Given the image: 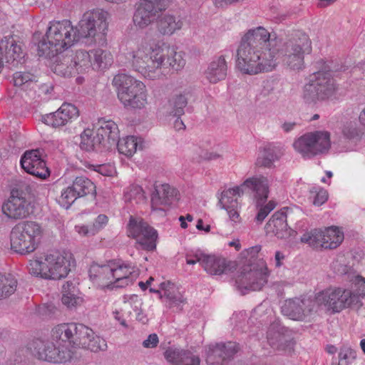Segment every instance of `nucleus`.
<instances>
[{"instance_id": "1", "label": "nucleus", "mask_w": 365, "mask_h": 365, "mask_svg": "<svg viewBox=\"0 0 365 365\" xmlns=\"http://www.w3.org/2000/svg\"><path fill=\"white\" fill-rule=\"evenodd\" d=\"M281 39L263 26L250 29L237 51L236 66L242 73L255 75L273 71L280 56Z\"/></svg>"}, {"instance_id": "2", "label": "nucleus", "mask_w": 365, "mask_h": 365, "mask_svg": "<svg viewBox=\"0 0 365 365\" xmlns=\"http://www.w3.org/2000/svg\"><path fill=\"white\" fill-rule=\"evenodd\" d=\"M126 58L134 71L150 79L160 78L163 67L178 71L186 63L183 52L163 41H143L126 53Z\"/></svg>"}, {"instance_id": "3", "label": "nucleus", "mask_w": 365, "mask_h": 365, "mask_svg": "<svg viewBox=\"0 0 365 365\" xmlns=\"http://www.w3.org/2000/svg\"><path fill=\"white\" fill-rule=\"evenodd\" d=\"M81 38L78 25L74 27L70 21H51L45 38L38 44V55L51 58L70 48Z\"/></svg>"}, {"instance_id": "4", "label": "nucleus", "mask_w": 365, "mask_h": 365, "mask_svg": "<svg viewBox=\"0 0 365 365\" xmlns=\"http://www.w3.org/2000/svg\"><path fill=\"white\" fill-rule=\"evenodd\" d=\"M73 262L70 252L53 251L30 260L29 270L32 275L58 280L68 276Z\"/></svg>"}, {"instance_id": "5", "label": "nucleus", "mask_w": 365, "mask_h": 365, "mask_svg": "<svg viewBox=\"0 0 365 365\" xmlns=\"http://www.w3.org/2000/svg\"><path fill=\"white\" fill-rule=\"evenodd\" d=\"M113 83L117 89L118 98L128 110H141L148 103L145 85L125 73L115 76Z\"/></svg>"}, {"instance_id": "6", "label": "nucleus", "mask_w": 365, "mask_h": 365, "mask_svg": "<svg viewBox=\"0 0 365 365\" xmlns=\"http://www.w3.org/2000/svg\"><path fill=\"white\" fill-rule=\"evenodd\" d=\"M336 76V71L331 69L314 73L303 87L304 101L307 103H316L332 96L338 89L334 79Z\"/></svg>"}, {"instance_id": "7", "label": "nucleus", "mask_w": 365, "mask_h": 365, "mask_svg": "<svg viewBox=\"0 0 365 365\" xmlns=\"http://www.w3.org/2000/svg\"><path fill=\"white\" fill-rule=\"evenodd\" d=\"M42 235L43 228L36 222H19L11 232V249L20 255H29L36 250Z\"/></svg>"}, {"instance_id": "8", "label": "nucleus", "mask_w": 365, "mask_h": 365, "mask_svg": "<svg viewBox=\"0 0 365 365\" xmlns=\"http://www.w3.org/2000/svg\"><path fill=\"white\" fill-rule=\"evenodd\" d=\"M312 41L303 31H294L284 43L282 49V62L294 71L304 67V56L312 52Z\"/></svg>"}, {"instance_id": "9", "label": "nucleus", "mask_w": 365, "mask_h": 365, "mask_svg": "<svg viewBox=\"0 0 365 365\" xmlns=\"http://www.w3.org/2000/svg\"><path fill=\"white\" fill-rule=\"evenodd\" d=\"M293 147L305 158L324 154L331 147L330 133L321 130L305 133L295 140Z\"/></svg>"}, {"instance_id": "10", "label": "nucleus", "mask_w": 365, "mask_h": 365, "mask_svg": "<svg viewBox=\"0 0 365 365\" xmlns=\"http://www.w3.org/2000/svg\"><path fill=\"white\" fill-rule=\"evenodd\" d=\"M269 275L266 262L260 260L257 265L243 269L236 278L237 288L242 294H245L249 291L260 290L267 284Z\"/></svg>"}, {"instance_id": "11", "label": "nucleus", "mask_w": 365, "mask_h": 365, "mask_svg": "<svg viewBox=\"0 0 365 365\" xmlns=\"http://www.w3.org/2000/svg\"><path fill=\"white\" fill-rule=\"evenodd\" d=\"M108 13L100 9L86 12L78 24L81 37L103 39L108 29Z\"/></svg>"}, {"instance_id": "12", "label": "nucleus", "mask_w": 365, "mask_h": 365, "mask_svg": "<svg viewBox=\"0 0 365 365\" xmlns=\"http://www.w3.org/2000/svg\"><path fill=\"white\" fill-rule=\"evenodd\" d=\"M31 353L37 359L53 363H65L72 357L69 349H61L52 339L38 338L29 344Z\"/></svg>"}, {"instance_id": "13", "label": "nucleus", "mask_w": 365, "mask_h": 365, "mask_svg": "<svg viewBox=\"0 0 365 365\" xmlns=\"http://www.w3.org/2000/svg\"><path fill=\"white\" fill-rule=\"evenodd\" d=\"M31 353L37 359L53 363H65L72 357L69 349H61L52 339L38 338L29 344Z\"/></svg>"}, {"instance_id": "14", "label": "nucleus", "mask_w": 365, "mask_h": 365, "mask_svg": "<svg viewBox=\"0 0 365 365\" xmlns=\"http://www.w3.org/2000/svg\"><path fill=\"white\" fill-rule=\"evenodd\" d=\"M168 0H140L133 16L134 26L144 29L159 17V14L166 10Z\"/></svg>"}, {"instance_id": "15", "label": "nucleus", "mask_w": 365, "mask_h": 365, "mask_svg": "<svg viewBox=\"0 0 365 365\" xmlns=\"http://www.w3.org/2000/svg\"><path fill=\"white\" fill-rule=\"evenodd\" d=\"M128 236L136 240L138 248L151 251L156 248L158 232L146 222L136 220L132 217L128 224Z\"/></svg>"}, {"instance_id": "16", "label": "nucleus", "mask_w": 365, "mask_h": 365, "mask_svg": "<svg viewBox=\"0 0 365 365\" xmlns=\"http://www.w3.org/2000/svg\"><path fill=\"white\" fill-rule=\"evenodd\" d=\"M82 324L63 323L58 324L51 331V339L56 343L59 349H69L77 346L80 327Z\"/></svg>"}, {"instance_id": "17", "label": "nucleus", "mask_w": 365, "mask_h": 365, "mask_svg": "<svg viewBox=\"0 0 365 365\" xmlns=\"http://www.w3.org/2000/svg\"><path fill=\"white\" fill-rule=\"evenodd\" d=\"M20 165L27 173L40 179H46L50 175L39 150H29L24 152L21 157Z\"/></svg>"}, {"instance_id": "18", "label": "nucleus", "mask_w": 365, "mask_h": 365, "mask_svg": "<svg viewBox=\"0 0 365 365\" xmlns=\"http://www.w3.org/2000/svg\"><path fill=\"white\" fill-rule=\"evenodd\" d=\"M238 350V345L232 341L210 344L207 350L206 362L207 365H225Z\"/></svg>"}, {"instance_id": "19", "label": "nucleus", "mask_w": 365, "mask_h": 365, "mask_svg": "<svg viewBox=\"0 0 365 365\" xmlns=\"http://www.w3.org/2000/svg\"><path fill=\"white\" fill-rule=\"evenodd\" d=\"M79 111L77 107L71 103H64L55 112L43 115V122L52 127L61 128L77 119Z\"/></svg>"}, {"instance_id": "20", "label": "nucleus", "mask_w": 365, "mask_h": 365, "mask_svg": "<svg viewBox=\"0 0 365 365\" xmlns=\"http://www.w3.org/2000/svg\"><path fill=\"white\" fill-rule=\"evenodd\" d=\"M314 304L310 299H289L283 302L281 312L289 319L302 320L313 310Z\"/></svg>"}, {"instance_id": "21", "label": "nucleus", "mask_w": 365, "mask_h": 365, "mask_svg": "<svg viewBox=\"0 0 365 365\" xmlns=\"http://www.w3.org/2000/svg\"><path fill=\"white\" fill-rule=\"evenodd\" d=\"M0 53L6 62L16 66L24 58L22 43L14 36H7L0 41Z\"/></svg>"}, {"instance_id": "22", "label": "nucleus", "mask_w": 365, "mask_h": 365, "mask_svg": "<svg viewBox=\"0 0 365 365\" xmlns=\"http://www.w3.org/2000/svg\"><path fill=\"white\" fill-rule=\"evenodd\" d=\"M113 260L108 261L106 264H100L93 263L89 269V277L93 284L99 287L113 288L114 277H113Z\"/></svg>"}, {"instance_id": "23", "label": "nucleus", "mask_w": 365, "mask_h": 365, "mask_svg": "<svg viewBox=\"0 0 365 365\" xmlns=\"http://www.w3.org/2000/svg\"><path fill=\"white\" fill-rule=\"evenodd\" d=\"M18 191L12 190L11 196L2 205L3 213L11 219L18 220L29 214V203L25 197L18 196Z\"/></svg>"}, {"instance_id": "24", "label": "nucleus", "mask_w": 365, "mask_h": 365, "mask_svg": "<svg viewBox=\"0 0 365 365\" xmlns=\"http://www.w3.org/2000/svg\"><path fill=\"white\" fill-rule=\"evenodd\" d=\"M178 191L168 184H155L151 195L153 210H160V205H170L178 200Z\"/></svg>"}, {"instance_id": "25", "label": "nucleus", "mask_w": 365, "mask_h": 365, "mask_svg": "<svg viewBox=\"0 0 365 365\" xmlns=\"http://www.w3.org/2000/svg\"><path fill=\"white\" fill-rule=\"evenodd\" d=\"M114 287H124L132 284L138 277V267L131 263L116 262L113 260Z\"/></svg>"}, {"instance_id": "26", "label": "nucleus", "mask_w": 365, "mask_h": 365, "mask_svg": "<svg viewBox=\"0 0 365 365\" xmlns=\"http://www.w3.org/2000/svg\"><path fill=\"white\" fill-rule=\"evenodd\" d=\"M80 328L78 346H81L95 353L107 350L108 345L104 339L96 335L91 329L85 325Z\"/></svg>"}, {"instance_id": "27", "label": "nucleus", "mask_w": 365, "mask_h": 365, "mask_svg": "<svg viewBox=\"0 0 365 365\" xmlns=\"http://www.w3.org/2000/svg\"><path fill=\"white\" fill-rule=\"evenodd\" d=\"M244 192L247 189L252 191L257 199V205L264 203L268 198L269 184L268 179L263 175H255L246 179L242 184Z\"/></svg>"}, {"instance_id": "28", "label": "nucleus", "mask_w": 365, "mask_h": 365, "mask_svg": "<svg viewBox=\"0 0 365 365\" xmlns=\"http://www.w3.org/2000/svg\"><path fill=\"white\" fill-rule=\"evenodd\" d=\"M99 123L96 131L98 143L101 144L103 148L108 150L115 145L119 138L118 125L112 120H102Z\"/></svg>"}, {"instance_id": "29", "label": "nucleus", "mask_w": 365, "mask_h": 365, "mask_svg": "<svg viewBox=\"0 0 365 365\" xmlns=\"http://www.w3.org/2000/svg\"><path fill=\"white\" fill-rule=\"evenodd\" d=\"M160 299L170 307H177L182 309V306L185 303V299L183 297L178 288L169 281L163 282L160 284Z\"/></svg>"}, {"instance_id": "30", "label": "nucleus", "mask_w": 365, "mask_h": 365, "mask_svg": "<svg viewBox=\"0 0 365 365\" xmlns=\"http://www.w3.org/2000/svg\"><path fill=\"white\" fill-rule=\"evenodd\" d=\"M227 68V62L225 55L215 56L205 71L206 78L211 83H217L226 78Z\"/></svg>"}, {"instance_id": "31", "label": "nucleus", "mask_w": 365, "mask_h": 365, "mask_svg": "<svg viewBox=\"0 0 365 365\" xmlns=\"http://www.w3.org/2000/svg\"><path fill=\"white\" fill-rule=\"evenodd\" d=\"M183 26V21L180 16L170 14H159L156 20L158 31L164 36H171L180 30Z\"/></svg>"}, {"instance_id": "32", "label": "nucleus", "mask_w": 365, "mask_h": 365, "mask_svg": "<svg viewBox=\"0 0 365 365\" xmlns=\"http://www.w3.org/2000/svg\"><path fill=\"white\" fill-rule=\"evenodd\" d=\"M165 358L173 365H200V358L188 351L168 349L165 351Z\"/></svg>"}, {"instance_id": "33", "label": "nucleus", "mask_w": 365, "mask_h": 365, "mask_svg": "<svg viewBox=\"0 0 365 365\" xmlns=\"http://www.w3.org/2000/svg\"><path fill=\"white\" fill-rule=\"evenodd\" d=\"M277 326L272 324L267 331V341L274 349L284 351L285 354H291L294 350V341L288 340L281 334Z\"/></svg>"}, {"instance_id": "34", "label": "nucleus", "mask_w": 365, "mask_h": 365, "mask_svg": "<svg viewBox=\"0 0 365 365\" xmlns=\"http://www.w3.org/2000/svg\"><path fill=\"white\" fill-rule=\"evenodd\" d=\"M198 260L200 265L210 274L220 275L225 272L227 269V263L225 258L215 255L201 256Z\"/></svg>"}, {"instance_id": "35", "label": "nucleus", "mask_w": 365, "mask_h": 365, "mask_svg": "<svg viewBox=\"0 0 365 365\" xmlns=\"http://www.w3.org/2000/svg\"><path fill=\"white\" fill-rule=\"evenodd\" d=\"M267 225L278 238H285L290 235L285 209L274 212Z\"/></svg>"}, {"instance_id": "36", "label": "nucleus", "mask_w": 365, "mask_h": 365, "mask_svg": "<svg viewBox=\"0 0 365 365\" xmlns=\"http://www.w3.org/2000/svg\"><path fill=\"white\" fill-rule=\"evenodd\" d=\"M333 289L337 299L336 304L338 305L340 312L346 307L361 306V300H359V296L354 292L342 288Z\"/></svg>"}, {"instance_id": "37", "label": "nucleus", "mask_w": 365, "mask_h": 365, "mask_svg": "<svg viewBox=\"0 0 365 365\" xmlns=\"http://www.w3.org/2000/svg\"><path fill=\"white\" fill-rule=\"evenodd\" d=\"M244 191L241 185L235 186L232 188L225 190L222 192L219 198V205L221 209L229 208L232 207H239L238 198L244 195Z\"/></svg>"}, {"instance_id": "38", "label": "nucleus", "mask_w": 365, "mask_h": 365, "mask_svg": "<svg viewBox=\"0 0 365 365\" xmlns=\"http://www.w3.org/2000/svg\"><path fill=\"white\" fill-rule=\"evenodd\" d=\"M92 56L91 50H78L75 53L71 59L76 73H86L93 69Z\"/></svg>"}, {"instance_id": "39", "label": "nucleus", "mask_w": 365, "mask_h": 365, "mask_svg": "<svg viewBox=\"0 0 365 365\" xmlns=\"http://www.w3.org/2000/svg\"><path fill=\"white\" fill-rule=\"evenodd\" d=\"M315 302L320 307H322L327 311L333 313L339 312L337 299L333 289H327L319 293L315 297Z\"/></svg>"}, {"instance_id": "40", "label": "nucleus", "mask_w": 365, "mask_h": 365, "mask_svg": "<svg viewBox=\"0 0 365 365\" xmlns=\"http://www.w3.org/2000/svg\"><path fill=\"white\" fill-rule=\"evenodd\" d=\"M140 143V138L131 135L121 139L118 138L115 145L120 154L130 157L136 152L138 148H141Z\"/></svg>"}, {"instance_id": "41", "label": "nucleus", "mask_w": 365, "mask_h": 365, "mask_svg": "<svg viewBox=\"0 0 365 365\" xmlns=\"http://www.w3.org/2000/svg\"><path fill=\"white\" fill-rule=\"evenodd\" d=\"M74 192L79 197L88 195L95 196L96 190L95 184L88 178L84 176L76 177L71 184Z\"/></svg>"}, {"instance_id": "42", "label": "nucleus", "mask_w": 365, "mask_h": 365, "mask_svg": "<svg viewBox=\"0 0 365 365\" xmlns=\"http://www.w3.org/2000/svg\"><path fill=\"white\" fill-rule=\"evenodd\" d=\"M187 98L185 94H175L168 101L167 106V113L170 115L180 117L184 114V108L187 106Z\"/></svg>"}, {"instance_id": "43", "label": "nucleus", "mask_w": 365, "mask_h": 365, "mask_svg": "<svg viewBox=\"0 0 365 365\" xmlns=\"http://www.w3.org/2000/svg\"><path fill=\"white\" fill-rule=\"evenodd\" d=\"M61 301L68 308L75 307L81 302V298L76 295V289L72 282H66L63 285Z\"/></svg>"}, {"instance_id": "44", "label": "nucleus", "mask_w": 365, "mask_h": 365, "mask_svg": "<svg viewBox=\"0 0 365 365\" xmlns=\"http://www.w3.org/2000/svg\"><path fill=\"white\" fill-rule=\"evenodd\" d=\"M17 280L10 274L0 273V301L9 298L16 290Z\"/></svg>"}, {"instance_id": "45", "label": "nucleus", "mask_w": 365, "mask_h": 365, "mask_svg": "<svg viewBox=\"0 0 365 365\" xmlns=\"http://www.w3.org/2000/svg\"><path fill=\"white\" fill-rule=\"evenodd\" d=\"M93 59V69L106 68L113 63V56L110 52L101 48L91 50Z\"/></svg>"}, {"instance_id": "46", "label": "nucleus", "mask_w": 365, "mask_h": 365, "mask_svg": "<svg viewBox=\"0 0 365 365\" xmlns=\"http://www.w3.org/2000/svg\"><path fill=\"white\" fill-rule=\"evenodd\" d=\"M325 249H335L344 240V233L338 227H331L323 231Z\"/></svg>"}, {"instance_id": "47", "label": "nucleus", "mask_w": 365, "mask_h": 365, "mask_svg": "<svg viewBox=\"0 0 365 365\" xmlns=\"http://www.w3.org/2000/svg\"><path fill=\"white\" fill-rule=\"evenodd\" d=\"M341 130L344 138L352 140H359L364 133L363 129L358 126L355 120H345Z\"/></svg>"}, {"instance_id": "48", "label": "nucleus", "mask_w": 365, "mask_h": 365, "mask_svg": "<svg viewBox=\"0 0 365 365\" xmlns=\"http://www.w3.org/2000/svg\"><path fill=\"white\" fill-rule=\"evenodd\" d=\"M52 70L57 75L63 77H71L76 74L72 59L70 57H64L59 61L56 59L52 66Z\"/></svg>"}, {"instance_id": "49", "label": "nucleus", "mask_w": 365, "mask_h": 365, "mask_svg": "<svg viewBox=\"0 0 365 365\" xmlns=\"http://www.w3.org/2000/svg\"><path fill=\"white\" fill-rule=\"evenodd\" d=\"M301 241L304 243L308 244L310 247H312L314 249H325V241L323 231L315 229L304 233L301 237Z\"/></svg>"}, {"instance_id": "50", "label": "nucleus", "mask_w": 365, "mask_h": 365, "mask_svg": "<svg viewBox=\"0 0 365 365\" xmlns=\"http://www.w3.org/2000/svg\"><path fill=\"white\" fill-rule=\"evenodd\" d=\"M13 81L15 86L24 90L33 88L36 86V76L29 72L17 71L14 73Z\"/></svg>"}, {"instance_id": "51", "label": "nucleus", "mask_w": 365, "mask_h": 365, "mask_svg": "<svg viewBox=\"0 0 365 365\" xmlns=\"http://www.w3.org/2000/svg\"><path fill=\"white\" fill-rule=\"evenodd\" d=\"M81 148L86 151L100 150L101 144L98 143L97 135L93 137L92 130L86 129L81 135Z\"/></svg>"}, {"instance_id": "52", "label": "nucleus", "mask_w": 365, "mask_h": 365, "mask_svg": "<svg viewBox=\"0 0 365 365\" xmlns=\"http://www.w3.org/2000/svg\"><path fill=\"white\" fill-rule=\"evenodd\" d=\"M276 160L277 155L272 150L269 148L264 149L257 158L256 165L258 167L269 168Z\"/></svg>"}, {"instance_id": "53", "label": "nucleus", "mask_w": 365, "mask_h": 365, "mask_svg": "<svg viewBox=\"0 0 365 365\" xmlns=\"http://www.w3.org/2000/svg\"><path fill=\"white\" fill-rule=\"evenodd\" d=\"M78 198H79L78 194L74 192V189L71 185L62 190L59 202L63 207L68 209Z\"/></svg>"}, {"instance_id": "54", "label": "nucleus", "mask_w": 365, "mask_h": 365, "mask_svg": "<svg viewBox=\"0 0 365 365\" xmlns=\"http://www.w3.org/2000/svg\"><path fill=\"white\" fill-rule=\"evenodd\" d=\"M356 351L349 347H343L339 353L338 362H333L332 365H349L356 359Z\"/></svg>"}, {"instance_id": "55", "label": "nucleus", "mask_w": 365, "mask_h": 365, "mask_svg": "<svg viewBox=\"0 0 365 365\" xmlns=\"http://www.w3.org/2000/svg\"><path fill=\"white\" fill-rule=\"evenodd\" d=\"M123 302L125 304L133 309L134 312L140 311L143 305V300L136 294L125 295Z\"/></svg>"}, {"instance_id": "56", "label": "nucleus", "mask_w": 365, "mask_h": 365, "mask_svg": "<svg viewBox=\"0 0 365 365\" xmlns=\"http://www.w3.org/2000/svg\"><path fill=\"white\" fill-rule=\"evenodd\" d=\"M310 192L312 193H315V196L313 200L314 205L320 206L328 200V193L327 190L324 189L313 187Z\"/></svg>"}, {"instance_id": "57", "label": "nucleus", "mask_w": 365, "mask_h": 365, "mask_svg": "<svg viewBox=\"0 0 365 365\" xmlns=\"http://www.w3.org/2000/svg\"><path fill=\"white\" fill-rule=\"evenodd\" d=\"M353 284L356 288V295L359 296V299L365 298V278L360 275H356L352 279Z\"/></svg>"}, {"instance_id": "58", "label": "nucleus", "mask_w": 365, "mask_h": 365, "mask_svg": "<svg viewBox=\"0 0 365 365\" xmlns=\"http://www.w3.org/2000/svg\"><path fill=\"white\" fill-rule=\"evenodd\" d=\"M240 208V205L239 207H237L231 206V207L229 208H222L223 210L227 211L229 220L233 225L241 222Z\"/></svg>"}, {"instance_id": "59", "label": "nucleus", "mask_w": 365, "mask_h": 365, "mask_svg": "<svg viewBox=\"0 0 365 365\" xmlns=\"http://www.w3.org/2000/svg\"><path fill=\"white\" fill-rule=\"evenodd\" d=\"M274 208V205L271 202L266 205L260 206L258 209L255 220L259 222H262Z\"/></svg>"}, {"instance_id": "60", "label": "nucleus", "mask_w": 365, "mask_h": 365, "mask_svg": "<svg viewBox=\"0 0 365 365\" xmlns=\"http://www.w3.org/2000/svg\"><path fill=\"white\" fill-rule=\"evenodd\" d=\"M108 218L105 215H99L92 225V228L95 230V234L103 229L108 223Z\"/></svg>"}, {"instance_id": "61", "label": "nucleus", "mask_w": 365, "mask_h": 365, "mask_svg": "<svg viewBox=\"0 0 365 365\" xmlns=\"http://www.w3.org/2000/svg\"><path fill=\"white\" fill-rule=\"evenodd\" d=\"M158 343L159 339L158 335L156 334H150L147 339L143 341L142 345L146 349H153L158 346Z\"/></svg>"}, {"instance_id": "62", "label": "nucleus", "mask_w": 365, "mask_h": 365, "mask_svg": "<svg viewBox=\"0 0 365 365\" xmlns=\"http://www.w3.org/2000/svg\"><path fill=\"white\" fill-rule=\"evenodd\" d=\"M95 170L104 176H110L114 173V168L110 165H98L94 166Z\"/></svg>"}, {"instance_id": "63", "label": "nucleus", "mask_w": 365, "mask_h": 365, "mask_svg": "<svg viewBox=\"0 0 365 365\" xmlns=\"http://www.w3.org/2000/svg\"><path fill=\"white\" fill-rule=\"evenodd\" d=\"M193 153L192 159L197 161L204 160V155H207L208 150L202 148L200 146L195 145L192 149Z\"/></svg>"}, {"instance_id": "64", "label": "nucleus", "mask_w": 365, "mask_h": 365, "mask_svg": "<svg viewBox=\"0 0 365 365\" xmlns=\"http://www.w3.org/2000/svg\"><path fill=\"white\" fill-rule=\"evenodd\" d=\"M75 230L81 236L96 235L95 230H93L92 227L88 228L86 225H76Z\"/></svg>"}]
</instances>
